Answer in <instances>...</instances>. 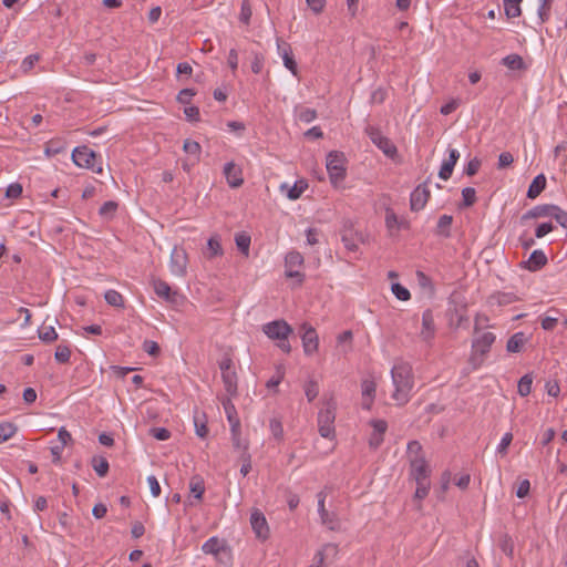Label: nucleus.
Listing matches in <instances>:
<instances>
[{"instance_id":"obj_1","label":"nucleus","mask_w":567,"mask_h":567,"mask_svg":"<svg viewBox=\"0 0 567 567\" xmlns=\"http://www.w3.org/2000/svg\"><path fill=\"white\" fill-rule=\"evenodd\" d=\"M391 378L395 388L392 399L398 405L406 404L414 386V375L411 364L405 361L394 363L391 369Z\"/></svg>"},{"instance_id":"obj_2","label":"nucleus","mask_w":567,"mask_h":567,"mask_svg":"<svg viewBox=\"0 0 567 567\" xmlns=\"http://www.w3.org/2000/svg\"><path fill=\"white\" fill-rule=\"evenodd\" d=\"M262 331L265 334L272 340H278V347L285 352H291V346L288 341V337L292 333V328L282 319L275 320L264 324Z\"/></svg>"},{"instance_id":"obj_3","label":"nucleus","mask_w":567,"mask_h":567,"mask_svg":"<svg viewBox=\"0 0 567 567\" xmlns=\"http://www.w3.org/2000/svg\"><path fill=\"white\" fill-rule=\"evenodd\" d=\"M326 408L318 413L319 433L324 439H333L336 436L334 420L337 411V402L331 395L324 402Z\"/></svg>"},{"instance_id":"obj_4","label":"nucleus","mask_w":567,"mask_h":567,"mask_svg":"<svg viewBox=\"0 0 567 567\" xmlns=\"http://www.w3.org/2000/svg\"><path fill=\"white\" fill-rule=\"evenodd\" d=\"M495 339L496 337L492 332H483L473 339L470 363L474 369H477L483 364L485 355L489 352Z\"/></svg>"},{"instance_id":"obj_5","label":"nucleus","mask_w":567,"mask_h":567,"mask_svg":"<svg viewBox=\"0 0 567 567\" xmlns=\"http://www.w3.org/2000/svg\"><path fill=\"white\" fill-rule=\"evenodd\" d=\"M344 155L343 153L332 151L327 155V171L329 173L330 181L333 185L342 182L346 177L344 167Z\"/></svg>"},{"instance_id":"obj_6","label":"nucleus","mask_w":567,"mask_h":567,"mask_svg":"<svg viewBox=\"0 0 567 567\" xmlns=\"http://www.w3.org/2000/svg\"><path fill=\"white\" fill-rule=\"evenodd\" d=\"M97 154L87 146H78L72 152V161L79 167H85L97 174L102 173V166L95 167Z\"/></svg>"},{"instance_id":"obj_7","label":"nucleus","mask_w":567,"mask_h":567,"mask_svg":"<svg viewBox=\"0 0 567 567\" xmlns=\"http://www.w3.org/2000/svg\"><path fill=\"white\" fill-rule=\"evenodd\" d=\"M365 133L370 137L371 142L378 148H380L384 153V155H386L390 158H394L396 156V146L391 142L390 138L384 136L378 127L368 125L365 127Z\"/></svg>"},{"instance_id":"obj_8","label":"nucleus","mask_w":567,"mask_h":567,"mask_svg":"<svg viewBox=\"0 0 567 567\" xmlns=\"http://www.w3.org/2000/svg\"><path fill=\"white\" fill-rule=\"evenodd\" d=\"M233 368L231 359H224L219 363L221 379L227 396H237V374Z\"/></svg>"},{"instance_id":"obj_9","label":"nucleus","mask_w":567,"mask_h":567,"mask_svg":"<svg viewBox=\"0 0 567 567\" xmlns=\"http://www.w3.org/2000/svg\"><path fill=\"white\" fill-rule=\"evenodd\" d=\"M188 257L183 247L175 246L171 254V272L177 277H185L187 272Z\"/></svg>"},{"instance_id":"obj_10","label":"nucleus","mask_w":567,"mask_h":567,"mask_svg":"<svg viewBox=\"0 0 567 567\" xmlns=\"http://www.w3.org/2000/svg\"><path fill=\"white\" fill-rule=\"evenodd\" d=\"M301 330H302L301 340H302L303 351L307 355H312L313 353H316L318 351V347H319L318 333H317L316 329L307 322L301 324Z\"/></svg>"},{"instance_id":"obj_11","label":"nucleus","mask_w":567,"mask_h":567,"mask_svg":"<svg viewBox=\"0 0 567 567\" xmlns=\"http://www.w3.org/2000/svg\"><path fill=\"white\" fill-rule=\"evenodd\" d=\"M429 182L430 178H427L424 183L416 186L415 189L411 193V210L419 212L425 207L427 200L430 199Z\"/></svg>"},{"instance_id":"obj_12","label":"nucleus","mask_w":567,"mask_h":567,"mask_svg":"<svg viewBox=\"0 0 567 567\" xmlns=\"http://www.w3.org/2000/svg\"><path fill=\"white\" fill-rule=\"evenodd\" d=\"M318 498V512L323 525H326L329 529L336 530L339 528V520L334 513H330L324 507L326 494L323 491L317 494Z\"/></svg>"},{"instance_id":"obj_13","label":"nucleus","mask_w":567,"mask_h":567,"mask_svg":"<svg viewBox=\"0 0 567 567\" xmlns=\"http://www.w3.org/2000/svg\"><path fill=\"white\" fill-rule=\"evenodd\" d=\"M250 525L256 534V537L266 540L269 537V527L265 515L259 511L255 509L250 515Z\"/></svg>"},{"instance_id":"obj_14","label":"nucleus","mask_w":567,"mask_h":567,"mask_svg":"<svg viewBox=\"0 0 567 567\" xmlns=\"http://www.w3.org/2000/svg\"><path fill=\"white\" fill-rule=\"evenodd\" d=\"M370 425L373 427V431L369 439V446L372 450H377L384 441L388 423L384 420H371Z\"/></svg>"},{"instance_id":"obj_15","label":"nucleus","mask_w":567,"mask_h":567,"mask_svg":"<svg viewBox=\"0 0 567 567\" xmlns=\"http://www.w3.org/2000/svg\"><path fill=\"white\" fill-rule=\"evenodd\" d=\"M411 475L415 482L427 481L430 468L424 456H413L410 460Z\"/></svg>"},{"instance_id":"obj_16","label":"nucleus","mask_w":567,"mask_h":567,"mask_svg":"<svg viewBox=\"0 0 567 567\" xmlns=\"http://www.w3.org/2000/svg\"><path fill=\"white\" fill-rule=\"evenodd\" d=\"M277 48L282 58L284 65L293 74H298V65L293 58L292 49L289 43L277 40Z\"/></svg>"},{"instance_id":"obj_17","label":"nucleus","mask_w":567,"mask_h":567,"mask_svg":"<svg viewBox=\"0 0 567 567\" xmlns=\"http://www.w3.org/2000/svg\"><path fill=\"white\" fill-rule=\"evenodd\" d=\"M458 158H460L458 151L455 148H450L449 150V158L442 163L441 168L439 171V177L441 179L447 181L449 178H451V176L453 174L454 166L457 163Z\"/></svg>"},{"instance_id":"obj_18","label":"nucleus","mask_w":567,"mask_h":567,"mask_svg":"<svg viewBox=\"0 0 567 567\" xmlns=\"http://www.w3.org/2000/svg\"><path fill=\"white\" fill-rule=\"evenodd\" d=\"M241 174V169L237 167L233 162L225 164L224 175L226 176L227 183L230 187L237 188L244 184Z\"/></svg>"},{"instance_id":"obj_19","label":"nucleus","mask_w":567,"mask_h":567,"mask_svg":"<svg viewBox=\"0 0 567 567\" xmlns=\"http://www.w3.org/2000/svg\"><path fill=\"white\" fill-rule=\"evenodd\" d=\"M361 390H362V408L364 410H370L374 398H375V391H377V384L371 379H364L361 383Z\"/></svg>"},{"instance_id":"obj_20","label":"nucleus","mask_w":567,"mask_h":567,"mask_svg":"<svg viewBox=\"0 0 567 567\" xmlns=\"http://www.w3.org/2000/svg\"><path fill=\"white\" fill-rule=\"evenodd\" d=\"M435 334V324H434V316L431 309H426L422 315V330L421 338L424 341H429L434 338Z\"/></svg>"},{"instance_id":"obj_21","label":"nucleus","mask_w":567,"mask_h":567,"mask_svg":"<svg viewBox=\"0 0 567 567\" xmlns=\"http://www.w3.org/2000/svg\"><path fill=\"white\" fill-rule=\"evenodd\" d=\"M153 288H154L155 293L159 298H163L168 302H176L178 292L173 291L166 281H164L162 279H153Z\"/></svg>"},{"instance_id":"obj_22","label":"nucleus","mask_w":567,"mask_h":567,"mask_svg":"<svg viewBox=\"0 0 567 567\" xmlns=\"http://www.w3.org/2000/svg\"><path fill=\"white\" fill-rule=\"evenodd\" d=\"M341 240L348 250L355 251L358 249V243L362 241V238L358 233L353 231L351 227L344 225L341 231Z\"/></svg>"},{"instance_id":"obj_23","label":"nucleus","mask_w":567,"mask_h":567,"mask_svg":"<svg viewBox=\"0 0 567 567\" xmlns=\"http://www.w3.org/2000/svg\"><path fill=\"white\" fill-rule=\"evenodd\" d=\"M548 262L547 256L543 250H534L528 260L525 262V267L529 271H537L540 270L543 267H545Z\"/></svg>"},{"instance_id":"obj_24","label":"nucleus","mask_w":567,"mask_h":567,"mask_svg":"<svg viewBox=\"0 0 567 567\" xmlns=\"http://www.w3.org/2000/svg\"><path fill=\"white\" fill-rule=\"evenodd\" d=\"M553 204L537 205L522 216V220L539 217H550Z\"/></svg>"},{"instance_id":"obj_25","label":"nucleus","mask_w":567,"mask_h":567,"mask_svg":"<svg viewBox=\"0 0 567 567\" xmlns=\"http://www.w3.org/2000/svg\"><path fill=\"white\" fill-rule=\"evenodd\" d=\"M546 187V177L544 174L537 175L533 182L530 183L528 189H527V197L530 199H535L537 196L540 195V193Z\"/></svg>"},{"instance_id":"obj_26","label":"nucleus","mask_w":567,"mask_h":567,"mask_svg":"<svg viewBox=\"0 0 567 567\" xmlns=\"http://www.w3.org/2000/svg\"><path fill=\"white\" fill-rule=\"evenodd\" d=\"M453 223V216L451 215H442L439 218L437 225H436V235L443 236L445 238H449L451 236V225Z\"/></svg>"},{"instance_id":"obj_27","label":"nucleus","mask_w":567,"mask_h":567,"mask_svg":"<svg viewBox=\"0 0 567 567\" xmlns=\"http://www.w3.org/2000/svg\"><path fill=\"white\" fill-rule=\"evenodd\" d=\"M502 64L508 68L509 70H525L526 64L523 58L518 54H508L502 59Z\"/></svg>"},{"instance_id":"obj_28","label":"nucleus","mask_w":567,"mask_h":567,"mask_svg":"<svg viewBox=\"0 0 567 567\" xmlns=\"http://www.w3.org/2000/svg\"><path fill=\"white\" fill-rule=\"evenodd\" d=\"M525 334L523 332L514 333L507 341L506 349L508 352H519L525 343Z\"/></svg>"},{"instance_id":"obj_29","label":"nucleus","mask_w":567,"mask_h":567,"mask_svg":"<svg viewBox=\"0 0 567 567\" xmlns=\"http://www.w3.org/2000/svg\"><path fill=\"white\" fill-rule=\"evenodd\" d=\"M522 1L523 0H503L505 14L508 19H514L522 14Z\"/></svg>"},{"instance_id":"obj_30","label":"nucleus","mask_w":567,"mask_h":567,"mask_svg":"<svg viewBox=\"0 0 567 567\" xmlns=\"http://www.w3.org/2000/svg\"><path fill=\"white\" fill-rule=\"evenodd\" d=\"M235 243L238 250L247 257L249 255V247L251 243L250 236L245 231L238 233L235 236Z\"/></svg>"},{"instance_id":"obj_31","label":"nucleus","mask_w":567,"mask_h":567,"mask_svg":"<svg viewBox=\"0 0 567 567\" xmlns=\"http://www.w3.org/2000/svg\"><path fill=\"white\" fill-rule=\"evenodd\" d=\"M385 225L389 230L393 228L400 229L409 227V223L404 219H399L398 216L392 210H386Z\"/></svg>"},{"instance_id":"obj_32","label":"nucleus","mask_w":567,"mask_h":567,"mask_svg":"<svg viewBox=\"0 0 567 567\" xmlns=\"http://www.w3.org/2000/svg\"><path fill=\"white\" fill-rule=\"evenodd\" d=\"M189 489L195 498L202 499L205 492L204 480L199 475L193 476L189 482Z\"/></svg>"},{"instance_id":"obj_33","label":"nucleus","mask_w":567,"mask_h":567,"mask_svg":"<svg viewBox=\"0 0 567 567\" xmlns=\"http://www.w3.org/2000/svg\"><path fill=\"white\" fill-rule=\"evenodd\" d=\"M104 299L107 302V305H110L112 307L121 308V309L124 308V298H123V296L118 291H116L114 289L107 290L104 293Z\"/></svg>"},{"instance_id":"obj_34","label":"nucleus","mask_w":567,"mask_h":567,"mask_svg":"<svg viewBox=\"0 0 567 567\" xmlns=\"http://www.w3.org/2000/svg\"><path fill=\"white\" fill-rule=\"evenodd\" d=\"M92 466L100 477H104L109 473L110 464L104 456H93Z\"/></svg>"},{"instance_id":"obj_35","label":"nucleus","mask_w":567,"mask_h":567,"mask_svg":"<svg viewBox=\"0 0 567 567\" xmlns=\"http://www.w3.org/2000/svg\"><path fill=\"white\" fill-rule=\"evenodd\" d=\"M183 150L185 153L194 156L195 162H199L200 153H202V146L198 142L192 141V140H185Z\"/></svg>"},{"instance_id":"obj_36","label":"nucleus","mask_w":567,"mask_h":567,"mask_svg":"<svg viewBox=\"0 0 567 567\" xmlns=\"http://www.w3.org/2000/svg\"><path fill=\"white\" fill-rule=\"evenodd\" d=\"M308 188V183L303 179L297 181L293 186L288 189L287 196L291 200L298 199Z\"/></svg>"},{"instance_id":"obj_37","label":"nucleus","mask_w":567,"mask_h":567,"mask_svg":"<svg viewBox=\"0 0 567 567\" xmlns=\"http://www.w3.org/2000/svg\"><path fill=\"white\" fill-rule=\"evenodd\" d=\"M17 431V425L11 422L0 423V444L11 439Z\"/></svg>"},{"instance_id":"obj_38","label":"nucleus","mask_w":567,"mask_h":567,"mask_svg":"<svg viewBox=\"0 0 567 567\" xmlns=\"http://www.w3.org/2000/svg\"><path fill=\"white\" fill-rule=\"evenodd\" d=\"M234 396H226V398L221 399V404H223V408L225 410V413H226L228 422H233L235 420H239L238 414H237V410H236L234 403L231 402Z\"/></svg>"},{"instance_id":"obj_39","label":"nucleus","mask_w":567,"mask_h":567,"mask_svg":"<svg viewBox=\"0 0 567 567\" xmlns=\"http://www.w3.org/2000/svg\"><path fill=\"white\" fill-rule=\"evenodd\" d=\"M463 202L460 204V208L471 207L476 202V190L473 187H465L462 189Z\"/></svg>"},{"instance_id":"obj_40","label":"nucleus","mask_w":567,"mask_h":567,"mask_svg":"<svg viewBox=\"0 0 567 567\" xmlns=\"http://www.w3.org/2000/svg\"><path fill=\"white\" fill-rule=\"evenodd\" d=\"M303 264V257L298 251H290L286 255L285 266L287 269L299 267Z\"/></svg>"},{"instance_id":"obj_41","label":"nucleus","mask_w":567,"mask_h":567,"mask_svg":"<svg viewBox=\"0 0 567 567\" xmlns=\"http://www.w3.org/2000/svg\"><path fill=\"white\" fill-rule=\"evenodd\" d=\"M221 548H223V546L220 544V540L217 537H210L202 546V550L205 554H214V555L218 554Z\"/></svg>"},{"instance_id":"obj_42","label":"nucleus","mask_w":567,"mask_h":567,"mask_svg":"<svg viewBox=\"0 0 567 567\" xmlns=\"http://www.w3.org/2000/svg\"><path fill=\"white\" fill-rule=\"evenodd\" d=\"M118 208V203L114 200L105 202L99 209L101 217L111 219Z\"/></svg>"},{"instance_id":"obj_43","label":"nucleus","mask_w":567,"mask_h":567,"mask_svg":"<svg viewBox=\"0 0 567 567\" xmlns=\"http://www.w3.org/2000/svg\"><path fill=\"white\" fill-rule=\"evenodd\" d=\"M533 378L530 374L523 375L517 385L519 395L527 396L532 391Z\"/></svg>"},{"instance_id":"obj_44","label":"nucleus","mask_w":567,"mask_h":567,"mask_svg":"<svg viewBox=\"0 0 567 567\" xmlns=\"http://www.w3.org/2000/svg\"><path fill=\"white\" fill-rule=\"evenodd\" d=\"M208 258L223 255V248L217 237H210L207 241Z\"/></svg>"},{"instance_id":"obj_45","label":"nucleus","mask_w":567,"mask_h":567,"mask_svg":"<svg viewBox=\"0 0 567 567\" xmlns=\"http://www.w3.org/2000/svg\"><path fill=\"white\" fill-rule=\"evenodd\" d=\"M550 217H553L563 228L567 229V212L559 206L553 205Z\"/></svg>"},{"instance_id":"obj_46","label":"nucleus","mask_w":567,"mask_h":567,"mask_svg":"<svg viewBox=\"0 0 567 567\" xmlns=\"http://www.w3.org/2000/svg\"><path fill=\"white\" fill-rule=\"evenodd\" d=\"M252 14L251 4L249 0H243L239 13V21L244 24H249Z\"/></svg>"},{"instance_id":"obj_47","label":"nucleus","mask_w":567,"mask_h":567,"mask_svg":"<svg viewBox=\"0 0 567 567\" xmlns=\"http://www.w3.org/2000/svg\"><path fill=\"white\" fill-rule=\"evenodd\" d=\"M553 1L554 0H540V6L538 8V18L540 23L548 21Z\"/></svg>"},{"instance_id":"obj_48","label":"nucleus","mask_w":567,"mask_h":567,"mask_svg":"<svg viewBox=\"0 0 567 567\" xmlns=\"http://www.w3.org/2000/svg\"><path fill=\"white\" fill-rule=\"evenodd\" d=\"M391 290L401 301H408L411 298L410 291L399 282L392 284Z\"/></svg>"},{"instance_id":"obj_49","label":"nucleus","mask_w":567,"mask_h":567,"mask_svg":"<svg viewBox=\"0 0 567 567\" xmlns=\"http://www.w3.org/2000/svg\"><path fill=\"white\" fill-rule=\"evenodd\" d=\"M205 417H206L205 414H203V420H200V417L197 414L194 415V424H195V429H196V434L202 439L206 437L208 434V427L206 425Z\"/></svg>"},{"instance_id":"obj_50","label":"nucleus","mask_w":567,"mask_h":567,"mask_svg":"<svg viewBox=\"0 0 567 567\" xmlns=\"http://www.w3.org/2000/svg\"><path fill=\"white\" fill-rule=\"evenodd\" d=\"M39 338L43 342H53L58 339V333L53 327H44L39 330Z\"/></svg>"},{"instance_id":"obj_51","label":"nucleus","mask_w":567,"mask_h":567,"mask_svg":"<svg viewBox=\"0 0 567 567\" xmlns=\"http://www.w3.org/2000/svg\"><path fill=\"white\" fill-rule=\"evenodd\" d=\"M71 357V350L68 346L60 344L58 346L54 358L59 363H66L69 362Z\"/></svg>"},{"instance_id":"obj_52","label":"nucleus","mask_w":567,"mask_h":567,"mask_svg":"<svg viewBox=\"0 0 567 567\" xmlns=\"http://www.w3.org/2000/svg\"><path fill=\"white\" fill-rule=\"evenodd\" d=\"M269 427H270V431H271V434L274 435V437L278 441L282 440L284 437V427H282V423L279 419H271L270 422H269Z\"/></svg>"},{"instance_id":"obj_53","label":"nucleus","mask_w":567,"mask_h":567,"mask_svg":"<svg viewBox=\"0 0 567 567\" xmlns=\"http://www.w3.org/2000/svg\"><path fill=\"white\" fill-rule=\"evenodd\" d=\"M306 396L309 402L313 401L319 394V385L315 380H310L305 386Z\"/></svg>"},{"instance_id":"obj_54","label":"nucleus","mask_w":567,"mask_h":567,"mask_svg":"<svg viewBox=\"0 0 567 567\" xmlns=\"http://www.w3.org/2000/svg\"><path fill=\"white\" fill-rule=\"evenodd\" d=\"M298 118L302 123H310L317 118V111L309 107L301 109L298 113Z\"/></svg>"},{"instance_id":"obj_55","label":"nucleus","mask_w":567,"mask_h":567,"mask_svg":"<svg viewBox=\"0 0 567 567\" xmlns=\"http://www.w3.org/2000/svg\"><path fill=\"white\" fill-rule=\"evenodd\" d=\"M22 185L20 183H12L6 189V197L17 199L22 195Z\"/></svg>"},{"instance_id":"obj_56","label":"nucleus","mask_w":567,"mask_h":567,"mask_svg":"<svg viewBox=\"0 0 567 567\" xmlns=\"http://www.w3.org/2000/svg\"><path fill=\"white\" fill-rule=\"evenodd\" d=\"M195 94L196 92L193 89H183L178 92L176 99L181 104L188 105Z\"/></svg>"},{"instance_id":"obj_57","label":"nucleus","mask_w":567,"mask_h":567,"mask_svg":"<svg viewBox=\"0 0 567 567\" xmlns=\"http://www.w3.org/2000/svg\"><path fill=\"white\" fill-rule=\"evenodd\" d=\"M150 435L158 441H166L171 437V432L165 427H152Z\"/></svg>"},{"instance_id":"obj_58","label":"nucleus","mask_w":567,"mask_h":567,"mask_svg":"<svg viewBox=\"0 0 567 567\" xmlns=\"http://www.w3.org/2000/svg\"><path fill=\"white\" fill-rule=\"evenodd\" d=\"M417 486L415 489L414 497L417 499H423L427 496L429 489H430V482L429 481H422L416 482Z\"/></svg>"},{"instance_id":"obj_59","label":"nucleus","mask_w":567,"mask_h":567,"mask_svg":"<svg viewBox=\"0 0 567 567\" xmlns=\"http://www.w3.org/2000/svg\"><path fill=\"white\" fill-rule=\"evenodd\" d=\"M481 165V159L474 157L467 163L466 167L464 168V174H466L467 176H474L480 171Z\"/></svg>"},{"instance_id":"obj_60","label":"nucleus","mask_w":567,"mask_h":567,"mask_svg":"<svg viewBox=\"0 0 567 567\" xmlns=\"http://www.w3.org/2000/svg\"><path fill=\"white\" fill-rule=\"evenodd\" d=\"M39 60H40V55L39 54H30V55H28L27 58L23 59V61L21 63V70L24 73H28L30 70H32V68L34 66V64Z\"/></svg>"},{"instance_id":"obj_61","label":"nucleus","mask_w":567,"mask_h":567,"mask_svg":"<svg viewBox=\"0 0 567 567\" xmlns=\"http://www.w3.org/2000/svg\"><path fill=\"white\" fill-rule=\"evenodd\" d=\"M513 162H514V157H513L512 153L503 152L498 156L497 168L504 169V168L511 166L513 164Z\"/></svg>"},{"instance_id":"obj_62","label":"nucleus","mask_w":567,"mask_h":567,"mask_svg":"<svg viewBox=\"0 0 567 567\" xmlns=\"http://www.w3.org/2000/svg\"><path fill=\"white\" fill-rule=\"evenodd\" d=\"M143 350L150 355L157 357L161 352V348L157 342L152 340H145L143 343Z\"/></svg>"},{"instance_id":"obj_63","label":"nucleus","mask_w":567,"mask_h":567,"mask_svg":"<svg viewBox=\"0 0 567 567\" xmlns=\"http://www.w3.org/2000/svg\"><path fill=\"white\" fill-rule=\"evenodd\" d=\"M184 114L189 122H199V109L197 106L190 105L184 109Z\"/></svg>"},{"instance_id":"obj_64","label":"nucleus","mask_w":567,"mask_h":567,"mask_svg":"<svg viewBox=\"0 0 567 567\" xmlns=\"http://www.w3.org/2000/svg\"><path fill=\"white\" fill-rule=\"evenodd\" d=\"M264 61H265V58L261 53H258V52L254 53V59L251 62V71L255 74H258L261 72V70L264 68Z\"/></svg>"}]
</instances>
